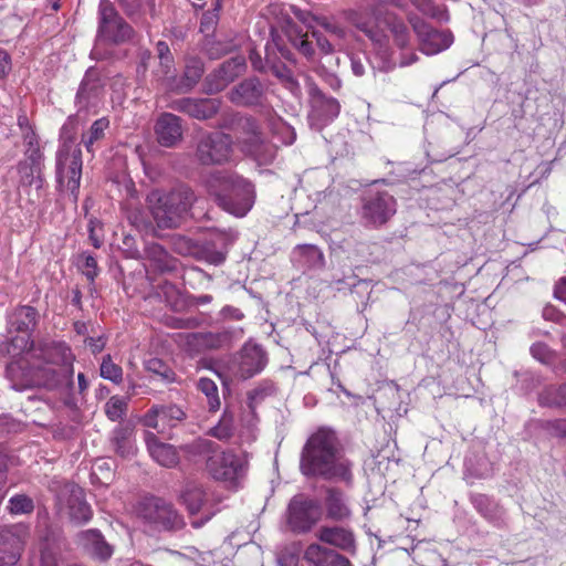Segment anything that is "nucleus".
<instances>
[{"label":"nucleus","mask_w":566,"mask_h":566,"mask_svg":"<svg viewBox=\"0 0 566 566\" xmlns=\"http://www.w3.org/2000/svg\"><path fill=\"white\" fill-rule=\"evenodd\" d=\"M352 463L344 457L336 433L321 428L306 441L300 461L304 475L321 476L326 480H352Z\"/></svg>","instance_id":"1"},{"label":"nucleus","mask_w":566,"mask_h":566,"mask_svg":"<svg viewBox=\"0 0 566 566\" xmlns=\"http://www.w3.org/2000/svg\"><path fill=\"white\" fill-rule=\"evenodd\" d=\"M205 185L218 206L235 217H244L254 205V186L234 172L214 171Z\"/></svg>","instance_id":"2"},{"label":"nucleus","mask_w":566,"mask_h":566,"mask_svg":"<svg viewBox=\"0 0 566 566\" xmlns=\"http://www.w3.org/2000/svg\"><path fill=\"white\" fill-rule=\"evenodd\" d=\"M73 374L74 369L46 365L38 358H32V360L21 358L7 366V376L11 387L18 391L33 387L56 389L72 384Z\"/></svg>","instance_id":"3"},{"label":"nucleus","mask_w":566,"mask_h":566,"mask_svg":"<svg viewBox=\"0 0 566 566\" xmlns=\"http://www.w3.org/2000/svg\"><path fill=\"white\" fill-rule=\"evenodd\" d=\"M75 118L69 117L60 132V146L55 156V175L59 189L77 199L82 178V150L76 143Z\"/></svg>","instance_id":"4"},{"label":"nucleus","mask_w":566,"mask_h":566,"mask_svg":"<svg viewBox=\"0 0 566 566\" xmlns=\"http://www.w3.org/2000/svg\"><path fill=\"white\" fill-rule=\"evenodd\" d=\"M195 201V192L185 185H179L167 192L154 189L146 197L149 212L159 229L179 227Z\"/></svg>","instance_id":"5"},{"label":"nucleus","mask_w":566,"mask_h":566,"mask_svg":"<svg viewBox=\"0 0 566 566\" xmlns=\"http://www.w3.org/2000/svg\"><path fill=\"white\" fill-rule=\"evenodd\" d=\"M195 201V192L185 185H179L167 192L154 189L146 197L149 212L159 229L179 227Z\"/></svg>","instance_id":"6"},{"label":"nucleus","mask_w":566,"mask_h":566,"mask_svg":"<svg viewBox=\"0 0 566 566\" xmlns=\"http://www.w3.org/2000/svg\"><path fill=\"white\" fill-rule=\"evenodd\" d=\"M134 36L133 28L118 14L109 0H99L98 6V29L91 56L102 61L109 56L104 50L106 44H123Z\"/></svg>","instance_id":"7"},{"label":"nucleus","mask_w":566,"mask_h":566,"mask_svg":"<svg viewBox=\"0 0 566 566\" xmlns=\"http://www.w3.org/2000/svg\"><path fill=\"white\" fill-rule=\"evenodd\" d=\"M231 129L234 134L235 144L244 154L251 156L260 164L272 161L275 149L266 140L256 119L250 116H237L233 119Z\"/></svg>","instance_id":"8"},{"label":"nucleus","mask_w":566,"mask_h":566,"mask_svg":"<svg viewBox=\"0 0 566 566\" xmlns=\"http://www.w3.org/2000/svg\"><path fill=\"white\" fill-rule=\"evenodd\" d=\"M233 138L222 132L202 133L197 140L195 158L203 166L223 165L233 154Z\"/></svg>","instance_id":"9"},{"label":"nucleus","mask_w":566,"mask_h":566,"mask_svg":"<svg viewBox=\"0 0 566 566\" xmlns=\"http://www.w3.org/2000/svg\"><path fill=\"white\" fill-rule=\"evenodd\" d=\"M139 515L149 528L158 532H177L186 525L182 515L174 505L158 497L146 500Z\"/></svg>","instance_id":"10"},{"label":"nucleus","mask_w":566,"mask_h":566,"mask_svg":"<svg viewBox=\"0 0 566 566\" xmlns=\"http://www.w3.org/2000/svg\"><path fill=\"white\" fill-rule=\"evenodd\" d=\"M396 199L387 191L366 192L361 200L359 217L366 228L378 229L396 213Z\"/></svg>","instance_id":"11"},{"label":"nucleus","mask_w":566,"mask_h":566,"mask_svg":"<svg viewBox=\"0 0 566 566\" xmlns=\"http://www.w3.org/2000/svg\"><path fill=\"white\" fill-rule=\"evenodd\" d=\"M321 520V507L317 501L295 495L287 507V523L293 532L307 533Z\"/></svg>","instance_id":"12"},{"label":"nucleus","mask_w":566,"mask_h":566,"mask_svg":"<svg viewBox=\"0 0 566 566\" xmlns=\"http://www.w3.org/2000/svg\"><path fill=\"white\" fill-rule=\"evenodd\" d=\"M408 21L418 36L421 52L427 55L438 54L447 50L453 42L450 31L436 30L415 14H409Z\"/></svg>","instance_id":"13"},{"label":"nucleus","mask_w":566,"mask_h":566,"mask_svg":"<svg viewBox=\"0 0 566 566\" xmlns=\"http://www.w3.org/2000/svg\"><path fill=\"white\" fill-rule=\"evenodd\" d=\"M247 465L245 455L232 452L214 453L207 460V469L213 479L231 483L243 476Z\"/></svg>","instance_id":"14"},{"label":"nucleus","mask_w":566,"mask_h":566,"mask_svg":"<svg viewBox=\"0 0 566 566\" xmlns=\"http://www.w3.org/2000/svg\"><path fill=\"white\" fill-rule=\"evenodd\" d=\"M57 501L70 520L76 524L87 523L93 516V511L85 500L84 490L74 483L63 485Z\"/></svg>","instance_id":"15"},{"label":"nucleus","mask_w":566,"mask_h":566,"mask_svg":"<svg viewBox=\"0 0 566 566\" xmlns=\"http://www.w3.org/2000/svg\"><path fill=\"white\" fill-rule=\"evenodd\" d=\"M104 94V85L99 78L97 71L90 69L78 87L75 96V105L77 107L76 116L81 114L95 113L102 102Z\"/></svg>","instance_id":"16"},{"label":"nucleus","mask_w":566,"mask_h":566,"mask_svg":"<svg viewBox=\"0 0 566 566\" xmlns=\"http://www.w3.org/2000/svg\"><path fill=\"white\" fill-rule=\"evenodd\" d=\"M30 537V527L25 524L6 526L0 531V555L13 566L20 559Z\"/></svg>","instance_id":"17"},{"label":"nucleus","mask_w":566,"mask_h":566,"mask_svg":"<svg viewBox=\"0 0 566 566\" xmlns=\"http://www.w3.org/2000/svg\"><path fill=\"white\" fill-rule=\"evenodd\" d=\"M315 537L324 546L334 547L352 556L357 553V541L354 531L350 527L342 525H322L315 532Z\"/></svg>","instance_id":"18"},{"label":"nucleus","mask_w":566,"mask_h":566,"mask_svg":"<svg viewBox=\"0 0 566 566\" xmlns=\"http://www.w3.org/2000/svg\"><path fill=\"white\" fill-rule=\"evenodd\" d=\"M306 87L310 95L312 116L324 123L334 120L340 112L339 102L334 97L326 96L310 77H306Z\"/></svg>","instance_id":"19"},{"label":"nucleus","mask_w":566,"mask_h":566,"mask_svg":"<svg viewBox=\"0 0 566 566\" xmlns=\"http://www.w3.org/2000/svg\"><path fill=\"white\" fill-rule=\"evenodd\" d=\"M186 412L181 407L169 403V405H154L143 417L142 422L145 427L157 430L163 433L165 427L161 426L167 423L169 427H176L179 422L185 420Z\"/></svg>","instance_id":"20"},{"label":"nucleus","mask_w":566,"mask_h":566,"mask_svg":"<svg viewBox=\"0 0 566 566\" xmlns=\"http://www.w3.org/2000/svg\"><path fill=\"white\" fill-rule=\"evenodd\" d=\"M268 364L265 350L258 344L245 343L239 353L238 369L235 375L242 379H249L261 373Z\"/></svg>","instance_id":"21"},{"label":"nucleus","mask_w":566,"mask_h":566,"mask_svg":"<svg viewBox=\"0 0 566 566\" xmlns=\"http://www.w3.org/2000/svg\"><path fill=\"white\" fill-rule=\"evenodd\" d=\"M43 161V153L31 150L29 156H24V159L18 164L19 185L21 187L42 189L44 184Z\"/></svg>","instance_id":"22"},{"label":"nucleus","mask_w":566,"mask_h":566,"mask_svg":"<svg viewBox=\"0 0 566 566\" xmlns=\"http://www.w3.org/2000/svg\"><path fill=\"white\" fill-rule=\"evenodd\" d=\"M220 102L216 98L184 97L174 101L170 108L185 113L199 120L212 118L219 111Z\"/></svg>","instance_id":"23"},{"label":"nucleus","mask_w":566,"mask_h":566,"mask_svg":"<svg viewBox=\"0 0 566 566\" xmlns=\"http://www.w3.org/2000/svg\"><path fill=\"white\" fill-rule=\"evenodd\" d=\"M179 338L188 350L199 353L221 348L229 344L231 337L228 332H196L179 334Z\"/></svg>","instance_id":"24"},{"label":"nucleus","mask_w":566,"mask_h":566,"mask_svg":"<svg viewBox=\"0 0 566 566\" xmlns=\"http://www.w3.org/2000/svg\"><path fill=\"white\" fill-rule=\"evenodd\" d=\"M264 98V85L256 77H250L242 81L229 93V99L239 106L262 105Z\"/></svg>","instance_id":"25"},{"label":"nucleus","mask_w":566,"mask_h":566,"mask_svg":"<svg viewBox=\"0 0 566 566\" xmlns=\"http://www.w3.org/2000/svg\"><path fill=\"white\" fill-rule=\"evenodd\" d=\"M470 502L476 512L491 525L504 528L509 524L506 510L485 494H472Z\"/></svg>","instance_id":"26"},{"label":"nucleus","mask_w":566,"mask_h":566,"mask_svg":"<svg viewBox=\"0 0 566 566\" xmlns=\"http://www.w3.org/2000/svg\"><path fill=\"white\" fill-rule=\"evenodd\" d=\"M303 558L310 566H354L338 551L318 543L310 544L304 551Z\"/></svg>","instance_id":"27"},{"label":"nucleus","mask_w":566,"mask_h":566,"mask_svg":"<svg viewBox=\"0 0 566 566\" xmlns=\"http://www.w3.org/2000/svg\"><path fill=\"white\" fill-rule=\"evenodd\" d=\"M245 69V59L237 55L224 61L218 70L213 72L207 80L209 82L210 92L222 91L230 82L239 76Z\"/></svg>","instance_id":"28"},{"label":"nucleus","mask_w":566,"mask_h":566,"mask_svg":"<svg viewBox=\"0 0 566 566\" xmlns=\"http://www.w3.org/2000/svg\"><path fill=\"white\" fill-rule=\"evenodd\" d=\"M157 142L164 147H174L182 138L181 119L175 114H161L155 124Z\"/></svg>","instance_id":"29"},{"label":"nucleus","mask_w":566,"mask_h":566,"mask_svg":"<svg viewBox=\"0 0 566 566\" xmlns=\"http://www.w3.org/2000/svg\"><path fill=\"white\" fill-rule=\"evenodd\" d=\"M32 358H38L46 365H53L57 368L74 369V355L71 348L65 343H51L46 344L39 349V353L32 354Z\"/></svg>","instance_id":"30"},{"label":"nucleus","mask_w":566,"mask_h":566,"mask_svg":"<svg viewBox=\"0 0 566 566\" xmlns=\"http://www.w3.org/2000/svg\"><path fill=\"white\" fill-rule=\"evenodd\" d=\"M364 12H367L370 17H376L378 13V9L375 8L373 3H367L365 1V4L361 6L359 9L348 10L346 12V19L355 28L364 32L373 42L382 44L385 35L373 27L370 19H366L364 17Z\"/></svg>","instance_id":"31"},{"label":"nucleus","mask_w":566,"mask_h":566,"mask_svg":"<svg viewBox=\"0 0 566 566\" xmlns=\"http://www.w3.org/2000/svg\"><path fill=\"white\" fill-rule=\"evenodd\" d=\"M324 507L326 517L335 522L347 521L353 514L348 496L335 488L326 490Z\"/></svg>","instance_id":"32"},{"label":"nucleus","mask_w":566,"mask_h":566,"mask_svg":"<svg viewBox=\"0 0 566 566\" xmlns=\"http://www.w3.org/2000/svg\"><path fill=\"white\" fill-rule=\"evenodd\" d=\"M145 442L150 457L161 467L172 468L179 462V454L171 444L161 442L153 432L145 433Z\"/></svg>","instance_id":"33"},{"label":"nucleus","mask_w":566,"mask_h":566,"mask_svg":"<svg viewBox=\"0 0 566 566\" xmlns=\"http://www.w3.org/2000/svg\"><path fill=\"white\" fill-rule=\"evenodd\" d=\"M144 254L147 268L154 272L169 273L178 268V260L158 243L147 244Z\"/></svg>","instance_id":"34"},{"label":"nucleus","mask_w":566,"mask_h":566,"mask_svg":"<svg viewBox=\"0 0 566 566\" xmlns=\"http://www.w3.org/2000/svg\"><path fill=\"white\" fill-rule=\"evenodd\" d=\"M78 538L83 548L99 560H106L113 555V546L106 542L102 533L96 528L81 532Z\"/></svg>","instance_id":"35"},{"label":"nucleus","mask_w":566,"mask_h":566,"mask_svg":"<svg viewBox=\"0 0 566 566\" xmlns=\"http://www.w3.org/2000/svg\"><path fill=\"white\" fill-rule=\"evenodd\" d=\"M111 444L115 453L122 458L135 455L137 448L133 427L129 424L117 426L112 431Z\"/></svg>","instance_id":"36"},{"label":"nucleus","mask_w":566,"mask_h":566,"mask_svg":"<svg viewBox=\"0 0 566 566\" xmlns=\"http://www.w3.org/2000/svg\"><path fill=\"white\" fill-rule=\"evenodd\" d=\"M382 23L390 32L394 43L401 50L408 48L411 41V34L408 25L402 18L395 13H386Z\"/></svg>","instance_id":"37"},{"label":"nucleus","mask_w":566,"mask_h":566,"mask_svg":"<svg viewBox=\"0 0 566 566\" xmlns=\"http://www.w3.org/2000/svg\"><path fill=\"white\" fill-rule=\"evenodd\" d=\"M181 503L186 506L190 516L199 513L207 501V494L201 485L187 483L180 494Z\"/></svg>","instance_id":"38"},{"label":"nucleus","mask_w":566,"mask_h":566,"mask_svg":"<svg viewBox=\"0 0 566 566\" xmlns=\"http://www.w3.org/2000/svg\"><path fill=\"white\" fill-rule=\"evenodd\" d=\"M109 127V120L106 117L96 119L90 129L82 135V144L88 153H94L95 144L105 138L106 130Z\"/></svg>","instance_id":"39"},{"label":"nucleus","mask_w":566,"mask_h":566,"mask_svg":"<svg viewBox=\"0 0 566 566\" xmlns=\"http://www.w3.org/2000/svg\"><path fill=\"white\" fill-rule=\"evenodd\" d=\"M203 74V63L199 59H191L187 62L184 81L178 87L180 92L190 91Z\"/></svg>","instance_id":"40"},{"label":"nucleus","mask_w":566,"mask_h":566,"mask_svg":"<svg viewBox=\"0 0 566 566\" xmlns=\"http://www.w3.org/2000/svg\"><path fill=\"white\" fill-rule=\"evenodd\" d=\"M538 400L541 405L549 407L566 405V384L545 388Z\"/></svg>","instance_id":"41"},{"label":"nucleus","mask_w":566,"mask_h":566,"mask_svg":"<svg viewBox=\"0 0 566 566\" xmlns=\"http://www.w3.org/2000/svg\"><path fill=\"white\" fill-rule=\"evenodd\" d=\"M128 398L112 396L105 403L104 410L111 421L122 420L127 412Z\"/></svg>","instance_id":"42"},{"label":"nucleus","mask_w":566,"mask_h":566,"mask_svg":"<svg viewBox=\"0 0 566 566\" xmlns=\"http://www.w3.org/2000/svg\"><path fill=\"white\" fill-rule=\"evenodd\" d=\"M318 27L324 29L334 41H345L347 38V30L342 25L334 15L322 14L318 18Z\"/></svg>","instance_id":"43"},{"label":"nucleus","mask_w":566,"mask_h":566,"mask_svg":"<svg viewBox=\"0 0 566 566\" xmlns=\"http://www.w3.org/2000/svg\"><path fill=\"white\" fill-rule=\"evenodd\" d=\"M197 388L207 397L210 411H217L220 408V398L216 382L209 378H200Z\"/></svg>","instance_id":"44"},{"label":"nucleus","mask_w":566,"mask_h":566,"mask_svg":"<svg viewBox=\"0 0 566 566\" xmlns=\"http://www.w3.org/2000/svg\"><path fill=\"white\" fill-rule=\"evenodd\" d=\"M297 252L304 259L306 266L321 268L324 265V255L317 247L312 244L300 245Z\"/></svg>","instance_id":"45"},{"label":"nucleus","mask_w":566,"mask_h":566,"mask_svg":"<svg viewBox=\"0 0 566 566\" xmlns=\"http://www.w3.org/2000/svg\"><path fill=\"white\" fill-rule=\"evenodd\" d=\"M99 371L104 379L111 380L114 384H119L123 380V369L112 360L111 355L103 357Z\"/></svg>","instance_id":"46"},{"label":"nucleus","mask_w":566,"mask_h":566,"mask_svg":"<svg viewBox=\"0 0 566 566\" xmlns=\"http://www.w3.org/2000/svg\"><path fill=\"white\" fill-rule=\"evenodd\" d=\"M233 433V417L227 412H224L218 422L213 428L209 430V434L219 439V440H227L229 439Z\"/></svg>","instance_id":"47"},{"label":"nucleus","mask_w":566,"mask_h":566,"mask_svg":"<svg viewBox=\"0 0 566 566\" xmlns=\"http://www.w3.org/2000/svg\"><path fill=\"white\" fill-rule=\"evenodd\" d=\"M145 368L147 371L159 376L163 380L168 382L174 380V371L164 360L159 358H149L146 360Z\"/></svg>","instance_id":"48"},{"label":"nucleus","mask_w":566,"mask_h":566,"mask_svg":"<svg viewBox=\"0 0 566 566\" xmlns=\"http://www.w3.org/2000/svg\"><path fill=\"white\" fill-rule=\"evenodd\" d=\"M8 509L12 514H28L33 511L34 503L25 494H17L9 500Z\"/></svg>","instance_id":"49"},{"label":"nucleus","mask_w":566,"mask_h":566,"mask_svg":"<svg viewBox=\"0 0 566 566\" xmlns=\"http://www.w3.org/2000/svg\"><path fill=\"white\" fill-rule=\"evenodd\" d=\"M311 34L315 39L319 51L324 54H332L335 51L342 50L344 46V41H331L317 29H313Z\"/></svg>","instance_id":"50"},{"label":"nucleus","mask_w":566,"mask_h":566,"mask_svg":"<svg viewBox=\"0 0 566 566\" xmlns=\"http://www.w3.org/2000/svg\"><path fill=\"white\" fill-rule=\"evenodd\" d=\"M410 2L424 15L440 21L448 20V17L441 8L437 7L430 0H410Z\"/></svg>","instance_id":"51"},{"label":"nucleus","mask_w":566,"mask_h":566,"mask_svg":"<svg viewBox=\"0 0 566 566\" xmlns=\"http://www.w3.org/2000/svg\"><path fill=\"white\" fill-rule=\"evenodd\" d=\"M171 241H172V249L178 254L191 255V254H195L197 251L196 243L187 237H184L180 234H175V235H172Z\"/></svg>","instance_id":"52"},{"label":"nucleus","mask_w":566,"mask_h":566,"mask_svg":"<svg viewBox=\"0 0 566 566\" xmlns=\"http://www.w3.org/2000/svg\"><path fill=\"white\" fill-rule=\"evenodd\" d=\"M60 548L53 544H45L41 548L39 566H59Z\"/></svg>","instance_id":"53"},{"label":"nucleus","mask_w":566,"mask_h":566,"mask_svg":"<svg viewBox=\"0 0 566 566\" xmlns=\"http://www.w3.org/2000/svg\"><path fill=\"white\" fill-rule=\"evenodd\" d=\"M292 12L311 31L318 24V18L322 15V13L301 10L295 7L292 8Z\"/></svg>","instance_id":"54"},{"label":"nucleus","mask_w":566,"mask_h":566,"mask_svg":"<svg viewBox=\"0 0 566 566\" xmlns=\"http://www.w3.org/2000/svg\"><path fill=\"white\" fill-rule=\"evenodd\" d=\"M175 75L174 57L172 55L163 56L159 59V67L157 70V76L161 80H170Z\"/></svg>","instance_id":"55"},{"label":"nucleus","mask_w":566,"mask_h":566,"mask_svg":"<svg viewBox=\"0 0 566 566\" xmlns=\"http://www.w3.org/2000/svg\"><path fill=\"white\" fill-rule=\"evenodd\" d=\"M81 259L84 261V264H83V274L91 281L93 282L95 280V277L98 275V268H97V261L96 259L88 254V253H83L81 255Z\"/></svg>","instance_id":"56"},{"label":"nucleus","mask_w":566,"mask_h":566,"mask_svg":"<svg viewBox=\"0 0 566 566\" xmlns=\"http://www.w3.org/2000/svg\"><path fill=\"white\" fill-rule=\"evenodd\" d=\"M293 45L298 50L301 54H303L307 59H312L314 56V48L312 43L307 40L306 34L297 35L293 39Z\"/></svg>","instance_id":"57"},{"label":"nucleus","mask_w":566,"mask_h":566,"mask_svg":"<svg viewBox=\"0 0 566 566\" xmlns=\"http://www.w3.org/2000/svg\"><path fill=\"white\" fill-rule=\"evenodd\" d=\"M532 356L541 363L547 364L552 359V350L544 343H535L531 347Z\"/></svg>","instance_id":"58"},{"label":"nucleus","mask_w":566,"mask_h":566,"mask_svg":"<svg viewBox=\"0 0 566 566\" xmlns=\"http://www.w3.org/2000/svg\"><path fill=\"white\" fill-rule=\"evenodd\" d=\"M128 219L132 224L138 229H148L151 226L147 217L140 210L130 211Z\"/></svg>","instance_id":"59"},{"label":"nucleus","mask_w":566,"mask_h":566,"mask_svg":"<svg viewBox=\"0 0 566 566\" xmlns=\"http://www.w3.org/2000/svg\"><path fill=\"white\" fill-rule=\"evenodd\" d=\"M24 144L27 146L24 156H29L31 150H34L36 153H42L39 146V140L34 132L30 130L27 132L23 136Z\"/></svg>","instance_id":"60"},{"label":"nucleus","mask_w":566,"mask_h":566,"mask_svg":"<svg viewBox=\"0 0 566 566\" xmlns=\"http://www.w3.org/2000/svg\"><path fill=\"white\" fill-rule=\"evenodd\" d=\"M12 67L11 57L9 53L0 48V78L7 77Z\"/></svg>","instance_id":"61"},{"label":"nucleus","mask_w":566,"mask_h":566,"mask_svg":"<svg viewBox=\"0 0 566 566\" xmlns=\"http://www.w3.org/2000/svg\"><path fill=\"white\" fill-rule=\"evenodd\" d=\"M321 76H324L325 82L328 84L331 88L337 91L342 86L340 80L333 73L326 72L323 67L317 70Z\"/></svg>","instance_id":"62"},{"label":"nucleus","mask_w":566,"mask_h":566,"mask_svg":"<svg viewBox=\"0 0 566 566\" xmlns=\"http://www.w3.org/2000/svg\"><path fill=\"white\" fill-rule=\"evenodd\" d=\"M86 345L90 347V349L92 350L93 354H97L99 352L103 350V348L105 347V340L103 339V337H88L86 340H85Z\"/></svg>","instance_id":"63"},{"label":"nucleus","mask_w":566,"mask_h":566,"mask_svg":"<svg viewBox=\"0 0 566 566\" xmlns=\"http://www.w3.org/2000/svg\"><path fill=\"white\" fill-rule=\"evenodd\" d=\"M554 295L556 298L566 303V277H562L554 289Z\"/></svg>","instance_id":"64"}]
</instances>
